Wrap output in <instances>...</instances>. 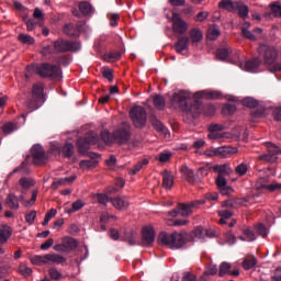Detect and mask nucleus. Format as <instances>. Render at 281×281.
<instances>
[{
    "instance_id": "f257e3e1",
    "label": "nucleus",
    "mask_w": 281,
    "mask_h": 281,
    "mask_svg": "<svg viewBox=\"0 0 281 281\" xmlns=\"http://www.w3.org/2000/svg\"><path fill=\"white\" fill-rule=\"evenodd\" d=\"M192 101V93L188 90H179L175 92L171 97V104L175 109L182 110L183 113H188L193 119L202 115L203 113V102H201V98H195Z\"/></svg>"
},
{
    "instance_id": "f03ea898",
    "label": "nucleus",
    "mask_w": 281,
    "mask_h": 281,
    "mask_svg": "<svg viewBox=\"0 0 281 281\" xmlns=\"http://www.w3.org/2000/svg\"><path fill=\"white\" fill-rule=\"evenodd\" d=\"M188 240H190V235L187 232H173L171 234L162 232L157 238L158 245H164L169 249H181Z\"/></svg>"
},
{
    "instance_id": "7ed1b4c3",
    "label": "nucleus",
    "mask_w": 281,
    "mask_h": 281,
    "mask_svg": "<svg viewBox=\"0 0 281 281\" xmlns=\"http://www.w3.org/2000/svg\"><path fill=\"white\" fill-rule=\"evenodd\" d=\"M100 142V136L98 133L90 131L83 137H80L77 140V148L80 155H88L90 161H98L100 155L93 151H89L91 146H95Z\"/></svg>"
},
{
    "instance_id": "20e7f679",
    "label": "nucleus",
    "mask_w": 281,
    "mask_h": 281,
    "mask_svg": "<svg viewBox=\"0 0 281 281\" xmlns=\"http://www.w3.org/2000/svg\"><path fill=\"white\" fill-rule=\"evenodd\" d=\"M29 71H35L41 78H52L53 80H60L63 78V69L60 66L43 63L40 65H30L26 67Z\"/></svg>"
},
{
    "instance_id": "39448f33",
    "label": "nucleus",
    "mask_w": 281,
    "mask_h": 281,
    "mask_svg": "<svg viewBox=\"0 0 281 281\" xmlns=\"http://www.w3.org/2000/svg\"><path fill=\"white\" fill-rule=\"evenodd\" d=\"M45 86L42 82L34 83L32 88L31 98L26 101V108L32 111H36L45 102Z\"/></svg>"
},
{
    "instance_id": "423d86ee",
    "label": "nucleus",
    "mask_w": 281,
    "mask_h": 281,
    "mask_svg": "<svg viewBox=\"0 0 281 281\" xmlns=\"http://www.w3.org/2000/svg\"><path fill=\"white\" fill-rule=\"evenodd\" d=\"M258 57L260 58L263 65H276V60H278V49L276 47L270 46L268 44H261L257 48Z\"/></svg>"
},
{
    "instance_id": "0eeeda50",
    "label": "nucleus",
    "mask_w": 281,
    "mask_h": 281,
    "mask_svg": "<svg viewBox=\"0 0 281 281\" xmlns=\"http://www.w3.org/2000/svg\"><path fill=\"white\" fill-rule=\"evenodd\" d=\"M130 117L135 128H144L148 119L146 109L142 105H135L130 110Z\"/></svg>"
},
{
    "instance_id": "6e6552de",
    "label": "nucleus",
    "mask_w": 281,
    "mask_h": 281,
    "mask_svg": "<svg viewBox=\"0 0 281 281\" xmlns=\"http://www.w3.org/2000/svg\"><path fill=\"white\" fill-rule=\"evenodd\" d=\"M132 126L128 123H122L114 132L113 139L115 144H120L121 146L124 144H128L132 137Z\"/></svg>"
},
{
    "instance_id": "1a4fd4ad",
    "label": "nucleus",
    "mask_w": 281,
    "mask_h": 281,
    "mask_svg": "<svg viewBox=\"0 0 281 281\" xmlns=\"http://www.w3.org/2000/svg\"><path fill=\"white\" fill-rule=\"evenodd\" d=\"M55 54H66V52H80V42L58 38L54 42Z\"/></svg>"
},
{
    "instance_id": "9d476101",
    "label": "nucleus",
    "mask_w": 281,
    "mask_h": 281,
    "mask_svg": "<svg viewBox=\"0 0 281 281\" xmlns=\"http://www.w3.org/2000/svg\"><path fill=\"white\" fill-rule=\"evenodd\" d=\"M266 148L268 154L260 155V161H269L270 164L278 161V155H281V148L273 143H266Z\"/></svg>"
},
{
    "instance_id": "9b49d317",
    "label": "nucleus",
    "mask_w": 281,
    "mask_h": 281,
    "mask_svg": "<svg viewBox=\"0 0 281 281\" xmlns=\"http://www.w3.org/2000/svg\"><path fill=\"white\" fill-rule=\"evenodd\" d=\"M204 203H205V200L193 201V202H190L189 204L181 203L179 204L178 210H173L169 212V214L170 216H177V214H181V216H188L189 214H191L190 210H192V207H199V205H204Z\"/></svg>"
},
{
    "instance_id": "f8f14e48",
    "label": "nucleus",
    "mask_w": 281,
    "mask_h": 281,
    "mask_svg": "<svg viewBox=\"0 0 281 281\" xmlns=\"http://www.w3.org/2000/svg\"><path fill=\"white\" fill-rule=\"evenodd\" d=\"M31 155L33 157V164L35 166H44L47 164V155L45 154V149L41 145H34L31 148Z\"/></svg>"
},
{
    "instance_id": "ddd939ff",
    "label": "nucleus",
    "mask_w": 281,
    "mask_h": 281,
    "mask_svg": "<svg viewBox=\"0 0 281 281\" xmlns=\"http://www.w3.org/2000/svg\"><path fill=\"white\" fill-rule=\"evenodd\" d=\"M171 23L175 34L183 35L186 34V32H188V22L181 19V15L179 13H172Z\"/></svg>"
},
{
    "instance_id": "4468645a",
    "label": "nucleus",
    "mask_w": 281,
    "mask_h": 281,
    "mask_svg": "<svg viewBox=\"0 0 281 281\" xmlns=\"http://www.w3.org/2000/svg\"><path fill=\"white\" fill-rule=\"evenodd\" d=\"M82 30H85V22H78L77 24H65L63 32L64 34L70 36L71 38H77V36H80Z\"/></svg>"
},
{
    "instance_id": "2eb2a0df",
    "label": "nucleus",
    "mask_w": 281,
    "mask_h": 281,
    "mask_svg": "<svg viewBox=\"0 0 281 281\" xmlns=\"http://www.w3.org/2000/svg\"><path fill=\"white\" fill-rule=\"evenodd\" d=\"M155 243V229L150 226H145L142 229V245L143 247H150Z\"/></svg>"
},
{
    "instance_id": "dca6fc26",
    "label": "nucleus",
    "mask_w": 281,
    "mask_h": 281,
    "mask_svg": "<svg viewBox=\"0 0 281 281\" xmlns=\"http://www.w3.org/2000/svg\"><path fill=\"white\" fill-rule=\"evenodd\" d=\"M238 153V148L232 147V146H222L217 147L213 150V154L209 155H214L215 157H222L223 159L227 157H232V155H236Z\"/></svg>"
},
{
    "instance_id": "f3484780",
    "label": "nucleus",
    "mask_w": 281,
    "mask_h": 281,
    "mask_svg": "<svg viewBox=\"0 0 281 281\" xmlns=\"http://www.w3.org/2000/svg\"><path fill=\"white\" fill-rule=\"evenodd\" d=\"M269 178H260L257 183V190H269V192H276L277 190H281V183L268 184Z\"/></svg>"
},
{
    "instance_id": "a211bd4d",
    "label": "nucleus",
    "mask_w": 281,
    "mask_h": 281,
    "mask_svg": "<svg viewBox=\"0 0 281 281\" xmlns=\"http://www.w3.org/2000/svg\"><path fill=\"white\" fill-rule=\"evenodd\" d=\"M175 49L178 54H183V52H188V49H190V37H178V41L175 44Z\"/></svg>"
},
{
    "instance_id": "6ab92c4d",
    "label": "nucleus",
    "mask_w": 281,
    "mask_h": 281,
    "mask_svg": "<svg viewBox=\"0 0 281 281\" xmlns=\"http://www.w3.org/2000/svg\"><path fill=\"white\" fill-rule=\"evenodd\" d=\"M12 237V227L8 224L0 225V245H5Z\"/></svg>"
},
{
    "instance_id": "aec40b11",
    "label": "nucleus",
    "mask_w": 281,
    "mask_h": 281,
    "mask_svg": "<svg viewBox=\"0 0 281 281\" xmlns=\"http://www.w3.org/2000/svg\"><path fill=\"white\" fill-rule=\"evenodd\" d=\"M161 175L162 187L166 188V190H170L172 186H175V175H172V171H168V169H165Z\"/></svg>"
},
{
    "instance_id": "412c9836",
    "label": "nucleus",
    "mask_w": 281,
    "mask_h": 281,
    "mask_svg": "<svg viewBox=\"0 0 281 281\" xmlns=\"http://www.w3.org/2000/svg\"><path fill=\"white\" fill-rule=\"evenodd\" d=\"M4 203L7 205V207H9V210H19L20 204H19V196H16V194L14 193H9L5 196Z\"/></svg>"
},
{
    "instance_id": "4be33fe9",
    "label": "nucleus",
    "mask_w": 281,
    "mask_h": 281,
    "mask_svg": "<svg viewBox=\"0 0 281 281\" xmlns=\"http://www.w3.org/2000/svg\"><path fill=\"white\" fill-rule=\"evenodd\" d=\"M61 243L66 254H71V251L78 248V241L74 237H65Z\"/></svg>"
},
{
    "instance_id": "5701e85b",
    "label": "nucleus",
    "mask_w": 281,
    "mask_h": 281,
    "mask_svg": "<svg viewBox=\"0 0 281 281\" xmlns=\"http://www.w3.org/2000/svg\"><path fill=\"white\" fill-rule=\"evenodd\" d=\"M189 36L192 45H196V43H201V41H203V31H201L199 27H193L190 30Z\"/></svg>"
},
{
    "instance_id": "b1692460",
    "label": "nucleus",
    "mask_w": 281,
    "mask_h": 281,
    "mask_svg": "<svg viewBox=\"0 0 281 281\" xmlns=\"http://www.w3.org/2000/svg\"><path fill=\"white\" fill-rule=\"evenodd\" d=\"M235 12H238L240 19H247L249 16V7L243 3V1H235Z\"/></svg>"
},
{
    "instance_id": "393cba45",
    "label": "nucleus",
    "mask_w": 281,
    "mask_h": 281,
    "mask_svg": "<svg viewBox=\"0 0 281 281\" xmlns=\"http://www.w3.org/2000/svg\"><path fill=\"white\" fill-rule=\"evenodd\" d=\"M194 98H206V100H218L221 98L220 91H199L194 93Z\"/></svg>"
},
{
    "instance_id": "a878e982",
    "label": "nucleus",
    "mask_w": 281,
    "mask_h": 281,
    "mask_svg": "<svg viewBox=\"0 0 281 281\" xmlns=\"http://www.w3.org/2000/svg\"><path fill=\"white\" fill-rule=\"evenodd\" d=\"M110 203H112L113 207L116 210H124L125 207H128V199L122 196L110 199Z\"/></svg>"
},
{
    "instance_id": "bb28decb",
    "label": "nucleus",
    "mask_w": 281,
    "mask_h": 281,
    "mask_svg": "<svg viewBox=\"0 0 281 281\" xmlns=\"http://www.w3.org/2000/svg\"><path fill=\"white\" fill-rule=\"evenodd\" d=\"M215 183L221 190L222 194H227L232 190V188L227 186V179H225V176H217Z\"/></svg>"
},
{
    "instance_id": "cd10ccee",
    "label": "nucleus",
    "mask_w": 281,
    "mask_h": 281,
    "mask_svg": "<svg viewBox=\"0 0 281 281\" xmlns=\"http://www.w3.org/2000/svg\"><path fill=\"white\" fill-rule=\"evenodd\" d=\"M150 124L155 128V131H157L158 133H164V135H166V133H168V128H166L164 123H161V121H159V119H157V116H155V115L150 116Z\"/></svg>"
},
{
    "instance_id": "c85d7f7f",
    "label": "nucleus",
    "mask_w": 281,
    "mask_h": 281,
    "mask_svg": "<svg viewBox=\"0 0 281 281\" xmlns=\"http://www.w3.org/2000/svg\"><path fill=\"white\" fill-rule=\"evenodd\" d=\"M74 181H76V176H70L67 178H61L57 181H54L52 183V189L53 190H58V188H60V186H67L68 183H74Z\"/></svg>"
},
{
    "instance_id": "c756f323",
    "label": "nucleus",
    "mask_w": 281,
    "mask_h": 281,
    "mask_svg": "<svg viewBox=\"0 0 281 281\" xmlns=\"http://www.w3.org/2000/svg\"><path fill=\"white\" fill-rule=\"evenodd\" d=\"M181 172L188 183H196V178L194 177V170L190 169L188 166L181 168Z\"/></svg>"
},
{
    "instance_id": "7c9ffc66",
    "label": "nucleus",
    "mask_w": 281,
    "mask_h": 281,
    "mask_svg": "<svg viewBox=\"0 0 281 281\" xmlns=\"http://www.w3.org/2000/svg\"><path fill=\"white\" fill-rule=\"evenodd\" d=\"M220 10H226V12H235L236 1L221 0L218 2Z\"/></svg>"
},
{
    "instance_id": "2f4dec72",
    "label": "nucleus",
    "mask_w": 281,
    "mask_h": 281,
    "mask_svg": "<svg viewBox=\"0 0 281 281\" xmlns=\"http://www.w3.org/2000/svg\"><path fill=\"white\" fill-rule=\"evenodd\" d=\"M262 65V59L260 57H255L250 60H247L245 64L246 71H254V69H258Z\"/></svg>"
},
{
    "instance_id": "473e14b6",
    "label": "nucleus",
    "mask_w": 281,
    "mask_h": 281,
    "mask_svg": "<svg viewBox=\"0 0 281 281\" xmlns=\"http://www.w3.org/2000/svg\"><path fill=\"white\" fill-rule=\"evenodd\" d=\"M19 183L22 188L21 194H26V192H27V190H30V188H34V181L32 180V178H21L19 180Z\"/></svg>"
},
{
    "instance_id": "72a5a7b5",
    "label": "nucleus",
    "mask_w": 281,
    "mask_h": 281,
    "mask_svg": "<svg viewBox=\"0 0 281 281\" xmlns=\"http://www.w3.org/2000/svg\"><path fill=\"white\" fill-rule=\"evenodd\" d=\"M47 260L48 263L52 262V265H65V262H67V258L58 254H47Z\"/></svg>"
},
{
    "instance_id": "f704fd0d",
    "label": "nucleus",
    "mask_w": 281,
    "mask_h": 281,
    "mask_svg": "<svg viewBox=\"0 0 281 281\" xmlns=\"http://www.w3.org/2000/svg\"><path fill=\"white\" fill-rule=\"evenodd\" d=\"M220 218V225H227V221L234 216V211L221 210L217 212Z\"/></svg>"
},
{
    "instance_id": "c9c22d12",
    "label": "nucleus",
    "mask_w": 281,
    "mask_h": 281,
    "mask_svg": "<svg viewBox=\"0 0 281 281\" xmlns=\"http://www.w3.org/2000/svg\"><path fill=\"white\" fill-rule=\"evenodd\" d=\"M79 11L83 16H91L93 14V7L91 3L83 1L79 3Z\"/></svg>"
},
{
    "instance_id": "e433bc0d",
    "label": "nucleus",
    "mask_w": 281,
    "mask_h": 281,
    "mask_svg": "<svg viewBox=\"0 0 281 281\" xmlns=\"http://www.w3.org/2000/svg\"><path fill=\"white\" fill-rule=\"evenodd\" d=\"M256 265H258V259L255 256L246 257L245 260L243 261V268L246 271L254 269Z\"/></svg>"
},
{
    "instance_id": "4c0bfd02",
    "label": "nucleus",
    "mask_w": 281,
    "mask_h": 281,
    "mask_svg": "<svg viewBox=\"0 0 281 281\" xmlns=\"http://www.w3.org/2000/svg\"><path fill=\"white\" fill-rule=\"evenodd\" d=\"M243 235H240L238 238L239 240H247L248 243H254V240H256V233H254V231H251L250 228H245L243 231ZM246 236V237H245Z\"/></svg>"
},
{
    "instance_id": "58836bf2",
    "label": "nucleus",
    "mask_w": 281,
    "mask_h": 281,
    "mask_svg": "<svg viewBox=\"0 0 281 281\" xmlns=\"http://www.w3.org/2000/svg\"><path fill=\"white\" fill-rule=\"evenodd\" d=\"M122 240L124 243H128L131 247L137 245V240L135 239V233H133V231H126L122 236Z\"/></svg>"
},
{
    "instance_id": "ea45409f",
    "label": "nucleus",
    "mask_w": 281,
    "mask_h": 281,
    "mask_svg": "<svg viewBox=\"0 0 281 281\" xmlns=\"http://www.w3.org/2000/svg\"><path fill=\"white\" fill-rule=\"evenodd\" d=\"M216 113V106L212 103L202 104V115L206 117H212Z\"/></svg>"
},
{
    "instance_id": "a19ab883",
    "label": "nucleus",
    "mask_w": 281,
    "mask_h": 281,
    "mask_svg": "<svg viewBox=\"0 0 281 281\" xmlns=\"http://www.w3.org/2000/svg\"><path fill=\"white\" fill-rule=\"evenodd\" d=\"M229 54H232L231 47L218 48L216 50V58L218 60H227V58H229Z\"/></svg>"
},
{
    "instance_id": "79ce46f5",
    "label": "nucleus",
    "mask_w": 281,
    "mask_h": 281,
    "mask_svg": "<svg viewBox=\"0 0 281 281\" xmlns=\"http://www.w3.org/2000/svg\"><path fill=\"white\" fill-rule=\"evenodd\" d=\"M154 106L158 109V111H164V109H166V99L161 94H156L154 97Z\"/></svg>"
},
{
    "instance_id": "37998d69",
    "label": "nucleus",
    "mask_w": 281,
    "mask_h": 281,
    "mask_svg": "<svg viewBox=\"0 0 281 281\" xmlns=\"http://www.w3.org/2000/svg\"><path fill=\"white\" fill-rule=\"evenodd\" d=\"M104 60H106V63H115V60H120V58H122V53L121 52H110V53H105L103 55Z\"/></svg>"
},
{
    "instance_id": "c03bdc74",
    "label": "nucleus",
    "mask_w": 281,
    "mask_h": 281,
    "mask_svg": "<svg viewBox=\"0 0 281 281\" xmlns=\"http://www.w3.org/2000/svg\"><path fill=\"white\" fill-rule=\"evenodd\" d=\"M221 36V30L214 25L213 27H210L206 34V38L209 41H216Z\"/></svg>"
},
{
    "instance_id": "a18cd8bd",
    "label": "nucleus",
    "mask_w": 281,
    "mask_h": 281,
    "mask_svg": "<svg viewBox=\"0 0 281 281\" xmlns=\"http://www.w3.org/2000/svg\"><path fill=\"white\" fill-rule=\"evenodd\" d=\"M241 104L248 109H256V106H258L260 103L258 100L254 99V97H247L241 100Z\"/></svg>"
},
{
    "instance_id": "49530a36",
    "label": "nucleus",
    "mask_w": 281,
    "mask_h": 281,
    "mask_svg": "<svg viewBox=\"0 0 281 281\" xmlns=\"http://www.w3.org/2000/svg\"><path fill=\"white\" fill-rule=\"evenodd\" d=\"M231 270H232V263L226 261L222 262L220 265V271H218L220 278H224V276H227V274L229 276Z\"/></svg>"
},
{
    "instance_id": "de8ad7c7",
    "label": "nucleus",
    "mask_w": 281,
    "mask_h": 281,
    "mask_svg": "<svg viewBox=\"0 0 281 281\" xmlns=\"http://www.w3.org/2000/svg\"><path fill=\"white\" fill-rule=\"evenodd\" d=\"M31 262L32 265H47L48 263V259H47V254L46 255H35L34 257L31 258Z\"/></svg>"
},
{
    "instance_id": "09e8293b",
    "label": "nucleus",
    "mask_w": 281,
    "mask_h": 281,
    "mask_svg": "<svg viewBox=\"0 0 281 281\" xmlns=\"http://www.w3.org/2000/svg\"><path fill=\"white\" fill-rule=\"evenodd\" d=\"M214 172H217V176H225L232 172V169L227 165H217L213 167Z\"/></svg>"
},
{
    "instance_id": "8fccbe9b",
    "label": "nucleus",
    "mask_w": 281,
    "mask_h": 281,
    "mask_svg": "<svg viewBox=\"0 0 281 281\" xmlns=\"http://www.w3.org/2000/svg\"><path fill=\"white\" fill-rule=\"evenodd\" d=\"M79 166L82 170H91L98 166V160H81Z\"/></svg>"
},
{
    "instance_id": "3c124183",
    "label": "nucleus",
    "mask_w": 281,
    "mask_h": 281,
    "mask_svg": "<svg viewBox=\"0 0 281 281\" xmlns=\"http://www.w3.org/2000/svg\"><path fill=\"white\" fill-rule=\"evenodd\" d=\"M18 41H20V43H22L23 45H34V43H35L34 37H32V35H27V34H20L18 36Z\"/></svg>"
},
{
    "instance_id": "603ef678",
    "label": "nucleus",
    "mask_w": 281,
    "mask_h": 281,
    "mask_svg": "<svg viewBox=\"0 0 281 281\" xmlns=\"http://www.w3.org/2000/svg\"><path fill=\"white\" fill-rule=\"evenodd\" d=\"M61 154L64 157L69 158L74 156V144L66 143L64 147L61 148Z\"/></svg>"
},
{
    "instance_id": "864d4df0",
    "label": "nucleus",
    "mask_w": 281,
    "mask_h": 281,
    "mask_svg": "<svg viewBox=\"0 0 281 281\" xmlns=\"http://www.w3.org/2000/svg\"><path fill=\"white\" fill-rule=\"evenodd\" d=\"M255 229L258 236H261L262 238H267V236H269V229L267 226H265V224H257Z\"/></svg>"
},
{
    "instance_id": "5fc2aeb1",
    "label": "nucleus",
    "mask_w": 281,
    "mask_h": 281,
    "mask_svg": "<svg viewBox=\"0 0 281 281\" xmlns=\"http://www.w3.org/2000/svg\"><path fill=\"white\" fill-rule=\"evenodd\" d=\"M85 207V203L82 200H77L72 203V207L67 210V214H74V212H78Z\"/></svg>"
},
{
    "instance_id": "6e6d98bb",
    "label": "nucleus",
    "mask_w": 281,
    "mask_h": 281,
    "mask_svg": "<svg viewBox=\"0 0 281 281\" xmlns=\"http://www.w3.org/2000/svg\"><path fill=\"white\" fill-rule=\"evenodd\" d=\"M18 128L19 127L16 126V124H14L12 122L5 123L2 126V131H3L4 135H10V133H14V131H16Z\"/></svg>"
},
{
    "instance_id": "4d7b16f0",
    "label": "nucleus",
    "mask_w": 281,
    "mask_h": 281,
    "mask_svg": "<svg viewBox=\"0 0 281 281\" xmlns=\"http://www.w3.org/2000/svg\"><path fill=\"white\" fill-rule=\"evenodd\" d=\"M192 236L199 238L200 240H205V228L203 226H198L193 232Z\"/></svg>"
},
{
    "instance_id": "13d9d810",
    "label": "nucleus",
    "mask_w": 281,
    "mask_h": 281,
    "mask_svg": "<svg viewBox=\"0 0 281 281\" xmlns=\"http://www.w3.org/2000/svg\"><path fill=\"white\" fill-rule=\"evenodd\" d=\"M101 139L104 142V144H113V142H115L113 134H111L109 131L101 132Z\"/></svg>"
},
{
    "instance_id": "bf43d9fd",
    "label": "nucleus",
    "mask_w": 281,
    "mask_h": 281,
    "mask_svg": "<svg viewBox=\"0 0 281 281\" xmlns=\"http://www.w3.org/2000/svg\"><path fill=\"white\" fill-rule=\"evenodd\" d=\"M149 161L148 159H143L140 161H138L135 166L134 169L131 171V175H137V172H139V170H142V168H144V166H148Z\"/></svg>"
},
{
    "instance_id": "052dcab7",
    "label": "nucleus",
    "mask_w": 281,
    "mask_h": 281,
    "mask_svg": "<svg viewBox=\"0 0 281 281\" xmlns=\"http://www.w3.org/2000/svg\"><path fill=\"white\" fill-rule=\"evenodd\" d=\"M57 214V211L56 209H52L49 210L46 214H45V217H44V221L42 223V225H48L49 224V221H52V218H54V216H56Z\"/></svg>"
},
{
    "instance_id": "680f3d73",
    "label": "nucleus",
    "mask_w": 281,
    "mask_h": 281,
    "mask_svg": "<svg viewBox=\"0 0 281 281\" xmlns=\"http://www.w3.org/2000/svg\"><path fill=\"white\" fill-rule=\"evenodd\" d=\"M247 164L245 162H241L240 165H238L236 168H235V172L236 175H238L239 177H245V175H247Z\"/></svg>"
},
{
    "instance_id": "e2e57ef3",
    "label": "nucleus",
    "mask_w": 281,
    "mask_h": 281,
    "mask_svg": "<svg viewBox=\"0 0 281 281\" xmlns=\"http://www.w3.org/2000/svg\"><path fill=\"white\" fill-rule=\"evenodd\" d=\"M48 276L50 280H60L63 278V273H60L56 268L48 269Z\"/></svg>"
},
{
    "instance_id": "0e129e2a",
    "label": "nucleus",
    "mask_w": 281,
    "mask_h": 281,
    "mask_svg": "<svg viewBox=\"0 0 281 281\" xmlns=\"http://www.w3.org/2000/svg\"><path fill=\"white\" fill-rule=\"evenodd\" d=\"M170 157H172L171 153L164 151V153H160L156 159H158L160 164H166L167 161H170Z\"/></svg>"
},
{
    "instance_id": "69168bd1",
    "label": "nucleus",
    "mask_w": 281,
    "mask_h": 281,
    "mask_svg": "<svg viewBox=\"0 0 281 281\" xmlns=\"http://www.w3.org/2000/svg\"><path fill=\"white\" fill-rule=\"evenodd\" d=\"M223 113H228L229 115H233V113L236 112V105L232 103H226L222 108Z\"/></svg>"
},
{
    "instance_id": "338daca9",
    "label": "nucleus",
    "mask_w": 281,
    "mask_h": 281,
    "mask_svg": "<svg viewBox=\"0 0 281 281\" xmlns=\"http://www.w3.org/2000/svg\"><path fill=\"white\" fill-rule=\"evenodd\" d=\"M241 34H243L244 38H247L248 41H258V37L256 36V34H254L249 30L241 29Z\"/></svg>"
},
{
    "instance_id": "774afa93",
    "label": "nucleus",
    "mask_w": 281,
    "mask_h": 281,
    "mask_svg": "<svg viewBox=\"0 0 281 281\" xmlns=\"http://www.w3.org/2000/svg\"><path fill=\"white\" fill-rule=\"evenodd\" d=\"M56 63L57 65H63L64 67H67L71 61L69 59V56L61 55L57 57Z\"/></svg>"
}]
</instances>
